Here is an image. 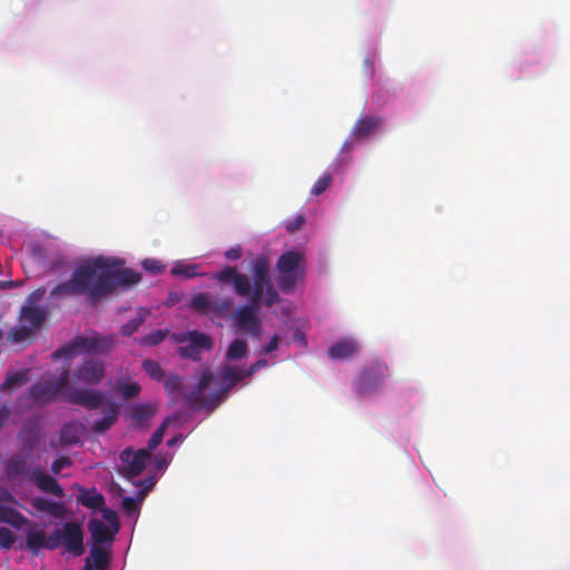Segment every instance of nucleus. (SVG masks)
I'll return each instance as SVG.
<instances>
[{"instance_id":"46","label":"nucleus","mask_w":570,"mask_h":570,"mask_svg":"<svg viewBox=\"0 0 570 570\" xmlns=\"http://www.w3.org/2000/svg\"><path fill=\"white\" fill-rule=\"evenodd\" d=\"M142 267L154 274H158L165 269V265L157 259H145L142 262Z\"/></svg>"},{"instance_id":"14","label":"nucleus","mask_w":570,"mask_h":570,"mask_svg":"<svg viewBox=\"0 0 570 570\" xmlns=\"http://www.w3.org/2000/svg\"><path fill=\"white\" fill-rule=\"evenodd\" d=\"M29 480L45 493L52 494L59 499L65 497V491L56 479L39 469L29 473Z\"/></svg>"},{"instance_id":"13","label":"nucleus","mask_w":570,"mask_h":570,"mask_svg":"<svg viewBox=\"0 0 570 570\" xmlns=\"http://www.w3.org/2000/svg\"><path fill=\"white\" fill-rule=\"evenodd\" d=\"M189 345L180 346L178 348V353L183 358H190L193 361H198L200 358V352H196V354H188V351H200L206 350L209 351L213 346L212 340L204 333L191 331L188 333Z\"/></svg>"},{"instance_id":"53","label":"nucleus","mask_w":570,"mask_h":570,"mask_svg":"<svg viewBox=\"0 0 570 570\" xmlns=\"http://www.w3.org/2000/svg\"><path fill=\"white\" fill-rule=\"evenodd\" d=\"M11 500H13L11 493L6 489L0 488V503L8 502Z\"/></svg>"},{"instance_id":"21","label":"nucleus","mask_w":570,"mask_h":570,"mask_svg":"<svg viewBox=\"0 0 570 570\" xmlns=\"http://www.w3.org/2000/svg\"><path fill=\"white\" fill-rule=\"evenodd\" d=\"M77 501L81 505L92 510L102 509L105 505V497L100 492H98L96 488H80Z\"/></svg>"},{"instance_id":"45","label":"nucleus","mask_w":570,"mask_h":570,"mask_svg":"<svg viewBox=\"0 0 570 570\" xmlns=\"http://www.w3.org/2000/svg\"><path fill=\"white\" fill-rule=\"evenodd\" d=\"M71 464L72 461L69 456H60L52 462L51 471L55 474H59L62 469L68 468Z\"/></svg>"},{"instance_id":"29","label":"nucleus","mask_w":570,"mask_h":570,"mask_svg":"<svg viewBox=\"0 0 570 570\" xmlns=\"http://www.w3.org/2000/svg\"><path fill=\"white\" fill-rule=\"evenodd\" d=\"M215 380L214 373L210 370H205L202 374V377L197 384V386L194 389V391L190 393V401L198 402L202 399V395L208 387V385Z\"/></svg>"},{"instance_id":"26","label":"nucleus","mask_w":570,"mask_h":570,"mask_svg":"<svg viewBox=\"0 0 570 570\" xmlns=\"http://www.w3.org/2000/svg\"><path fill=\"white\" fill-rule=\"evenodd\" d=\"M29 381V370L10 372L7 374L4 382L0 385V391H11L24 385Z\"/></svg>"},{"instance_id":"18","label":"nucleus","mask_w":570,"mask_h":570,"mask_svg":"<svg viewBox=\"0 0 570 570\" xmlns=\"http://www.w3.org/2000/svg\"><path fill=\"white\" fill-rule=\"evenodd\" d=\"M31 505L37 511L48 513L56 519H63L67 515V508L62 502H56L43 497L33 498Z\"/></svg>"},{"instance_id":"32","label":"nucleus","mask_w":570,"mask_h":570,"mask_svg":"<svg viewBox=\"0 0 570 570\" xmlns=\"http://www.w3.org/2000/svg\"><path fill=\"white\" fill-rule=\"evenodd\" d=\"M146 314H147V312L141 309L137 313V315L135 317H132L126 324H124L120 328L121 335L130 336L131 334H134L139 328V326L144 323Z\"/></svg>"},{"instance_id":"38","label":"nucleus","mask_w":570,"mask_h":570,"mask_svg":"<svg viewBox=\"0 0 570 570\" xmlns=\"http://www.w3.org/2000/svg\"><path fill=\"white\" fill-rule=\"evenodd\" d=\"M169 420L166 419L159 426L158 429L151 434L149 441H148V451L149 453L155 450L161 442H163V438H164V433L167 429V424H168Z\"/></svg>"},{"instance_id":"5","label":"nucleus","mask_w":570,"mask_h":570,"mask_svg":"<svg viewBox=\"0 0 570 570\" xmlns=\"http://www.w3.org/2000/svg\"><path fill=\"white\" fill-rule=\"evenodd\" d=\"M83 537V530L78 522H65L50 533L51 551L61 547L63 553L80 557L85 552Z\"/></svg>"},{"instance_id":"16","label":"nucleus","mask_w":570,"mask_h":570,"mask_svg":"<svg viewBox=\"0 0 570 570\" xmlns=\"http://www.w3.org/2000/svg\"><path fill=\"white\" fill-rule=\"evenodd\" d=\"M88 529L92 538V544H99L100 547L109 548L114 541L115 534L118 532L98 519L90 520Z\"/></svg>"},{"instance_id":"34","label":"nucleus","mask_w":570,"mask_h":570,"mask_svg":"<svg viewBox=\"0 0 570 570\" xmlns=\"http://www.w3.org/2000/svg\"><path fill=\"white\" fill-rule=\"evenodd\" d=\"M183 386V379L179 375H170L165 382L166 392L175 399L180 396Z\"/></svg>"},{"instance_id":"57","label":"nucleus","mask_w":570,"mask_h":570,"mask_svg":"<svg viewBox=\"0 0 570 570\" xmlns=\"http://www.w3.org/2000/svg\"><path fill=\"white\" fill-rule=\"evenodd\" d=\"M179 441V436L171 438L167 441L168 446H174Z\"/></svg>"},{"instance_id":"33","label":"nucleus","mask_w":570,"mask_h":570,"mask_svg":"<svg viewBox=\"0 0 570 570\" xmlns=\"http://www.w3.org/2000/svg\"><path fill=\"white\" fill-rule=\"evenodd\" d=\"M33 334V330L28 326H16L11 328L8 335V340L11 343L18 344L29 340Z\"/></svg>"},{"instance_id":"35","label":"nucleus","mask_w":570,"mask_h":570,"mask_svg":"<svg viewBox=\"0 0 570 570\" xmlns=\"http://www.w3.org/2000/svg\"><path fill=\"white\" fill-rule=\"evenodd\" d=\"M144 371L155 381L161 382L165 377V373L160 365L153 360H145L142 362Z\"/></svg>"},{"instance_id":"56","label":"nucleus","mask_w":570,"mask_h":570,"mask_svg":"<svg viewBox=\"0 0 570 570\" xmlns=\"http://www.w3.org/2000/svg\"><path fill=\"white\" fill-rule=\"evenodd\" d=\"M167 465V461L165 459H157L156 466L163 469Z\"/></svg>"},{"instance_id":"42","label":"nucleus","mask_w":570,"mask_h":570,"mask_svg":"<svg viewBox=\"0 0 570 570\" xmlns=\"http://www.w3.org/2000/svg\"><path fill=\"white\" fill-rule=\"evenodd\" d=\"M16 541V537L8 528H0V547L8 550Z\"/></svg>"},{"instance_id":"48","label":"nucleus","mask_w":570,"mask_h":570,"mask_svg":"<svg viewBox=\"0 0 570 570\" xmlns=\"http://www.w3.org/2000/svg\"><path fill=\"white\" fill-rule=\"evenodd\" d=\"M121 505L127 514H132L138 510V504L132 497H125L121 501Z\"/></svg>"},{"instance_id":"44","label":"nucleus","mask_w":570,"mask_h":570,"mask_svg":"<svg viewBox=\"0 0 570 570\" xmlns=\"http://www.w3.org/2000/svg\"><path fill=\"white\" fill-rule=\"evenodd\" d=\"M102 512V518L106 520L115 531H119V520L118 515L114 510L110 509H100Z\"/></svg>"},{"instance_id":"20","label":"nucleus","mask_w":570,"mask_h":570,"mask_svg":"<svg viewBox=\"0 0 570 570\" xmlns=\"http://www.w3.org/2000/svg\"><path fill=\"white\" fill-rule=\"evenodd\" d=\"M382 124V118L377 116H364L353 128V136L357 139H364L373 134Z\"/></svg>"},{"instance_id":"8","label":"nucleus","mask_w":570,"mask_h":570,"mask_svg":"<svg viewBox=\"0 0 570 570\" xmlns=\"http://www.w3.org/2000/svg\"><path fill=\"white\" fill-rule=\"evenodd\" d=\"M189 307L204 315L223 316L232 309L233 301L227 297L212 299L208 293H197L193 295Z\"/></svg>"},{"instance_id":"22","label":"nucleus","mask_w":570,"mask_h":570,"mask_svg":"<svg viewBox=\"0 0 570 570\" xmlns=\"http://www.w3.org/2000/svg\"><path fill=\"white\" fill-rule=\"evenodd\" d=\"M0 522L8 523L18 530L29 523L23 514L3 503H0Z\"/></svg>"},{"instance_id":"19","label":"nucleus","mask_w":570,"mask_h":570,"mask_svg":"<svg viewBox=\"0 0 570 570\" xmlns=\"http://www.w3.org/2000/svg\"><path fill=\"white\" fill-rule=\"evenodd\" d=\"M358 351V346L354 340L343 338L331 345L328 355L332 360H345L352 357Z\"/></svg>"},{"instance_id":"23","label":"nucleus","mask_w":570,"mask_h":570,"mask_svg":"<svg viewBox=\"0 0 570 570\" xmlns=\"http://www.w3.org/2000/svg\"><path fill=\"white\" fill-rule=\"evenodd\" d=\"M119 414L118 406L114 403L107 405L104 409V416L92 424V431L96 433H104L111 428L117 421Z\"/></svg>"},{"instance_id":"59","label":"nucleus","mask_w":570,"mask_h":570,"mask_svg":"<svg viewBox=\"0 0 570 570\" xmlns=\"http://www.w3.org/2000/svg\"><path fill=\"white\" fill-rule=\"evenodd\" d=\"M196 352H199L198 350L196 351H188V354H196Z\"/></svg>"},{"instance_id":"36","label":"nucleus","mask_w":570,"mask_h":570,"mask_svg":"<svg viewBox=\"0 0 570 570\" xmlns=\"http://www.w3.org/2000/svg\"><path fill=\"white\" fill-rule=\"evenodd\" d=\"M60 442L63 445H71L79 442L76 428L72 424H65L60 432Z\"/></svg>"},{"instance_id":"40","label":"nucleus","mask_w":570,"mask_h":570,"mask_svg":"<svg viewBox=\"0 0 570 570\" xmlns=\"http://www.w3.org/2000/svg\"><path fill=\"white\" fill-rule=\"evenodd\" d=\"M332 181V176L331 174H324L323 176H321L314 184L311 193L312 195L314 196H320L321 194H323L327 187L330 186Z\"/></svg>"},{"instance_id":"60","label":"nucleus","mask_w":570,"mask_h":570,"mask_svg":"<svg viewBox=\"0 0 570 570\" xmlns=\"http://www.w3.org/2000/svg\"><path fill=\"white\" fill-rule=\"evenodd\" d=\"M2 337H3V333H2V331L0 330V341L2 340Z\"/></svg>"},{"instance_id":"7","label":"nucleus","mask_w":570,"mask_h":570,"mask_svg":"<svg viewBox=\"0 0 570 570\" xmlns=\"http://www.w3.org/2000/svg\"><path fill=\"white\" fill-rule=\"evenodd\" d=\"M259 306L247 303L237 307L232 316L234 326L243 334L259 337L262 322L258 317Z\"/></svg>"},{"instance_id":"12","label":"nucleus","mask_w":570,"mask_h":570,"mask_svg":"<svg viewBox=\"0 0 570 570\" xmlns=\"http://www.w3.org/2000/svg\"><path fill=\"white\" fill-rule=\"evenodd\" d=\"M105 375V364L92 357L85 358L76 372L78 381L87 385L98 384Z\"/></svg>"},{"instance_id":"3","label":"nucleus","mask_w":570,"mask_h":570,"mask_svg":"<svg viewBox=\"0 0 570 570\" xmlns=\"http://www.w3.org/2000/svg\"><path fill=\"white\" fill-rule=\"evenodd\" d=\"M69 380L68 368H65L59 376L46 375L31 385L30 396L42 404L52 403L61 397L67 401V393L70 391Z\"/></svg>"},{"instance_id":"27","label":"nucleus","mask_w":570,"mask_h":570,"mask_svg":"<svg viewBox=\"0 0 570 570\" xmlns=\"http://www.w3.org/2000/svg\"><path fill=\"white\" fill-rule=\"evenodd\" d=\"M21 317L31 325V328H37L45 322L46 312L40 307L23 306L21 308Z\"/></svg>"},{"instance_id":"37","label":"nucleus","mask_w":570,"mask_h":570,"mask_svg":"<svg viewBox=\"0 0 570 570\" xmlns=\"http://www.w3.org/2000/svg\"><path fill=\"white\" fill-rule=\"evenodd\" d=\"M24 466L26 462L23 461V459L18 456L11 458L7 463L6 473L10 478L19 475L23 473Z\"/></svg>"},{"instance_id":"52","label":"nucleus","mask_w":570,"mask_h":570,"mask_svg":"<svg viewBox=\"0 0 570 570\" xmlns=\"http://www.w3.org/2000/svg\"><path fill=\"white\" fill-rule=\"evenodd\" d=\"M225 255H226V257H227L228 259H233V261H235V259L240 258V256H242V252H240V249H238V248H236V249L230 248L229 250H227V252H226V254H225Z\"/></svg>"},{"instance_id":"25","label":"nucleus","mask_w":570,"mask_h":570,"mask_svg":"<svg viewBox=\"0 0 570 570\" xmlns=\"http://www.w3.org/2000/svg\"><path fill=\"white\" fill-rule=\"evenodd\" d=\"M222 380L225 384L222 393H226L233 386H235L239 381L246 377L244 370H239L234 366L226 365L222 368L220 372Z\"/></svg>"},{"instance_id":"15","label":"nucleus","mask_w":570,"mask_h":570,"mask_svg":"<svg viewBox=\"0 0 570 570\" xmlns=\"http://www.w3.org/2000/svg\"><path fill=\"white\" fill-rule=\"evenodd\" d=\"M110 563V548L92 544L89 557L86 558L82 570H108Z\"/></svg>"},{"instance_id":"51","label":"nucleus","mask_w":570,"mask_h":570,"mask_svg":"<svg viewBox=\"0 0 570 570\" xmlns=\"http://www.w3.org/2000/svg\"><path fill=\"white\" fill-rule=\"evenodd\" d=\"M278 347V336L274 335L269 342L264 346L263 351L265 354L276 351Z\"/></svg>"},{"instance_id":"41","label":"nucleus","mask_w":570,"mask_h":570,"mask_svg":"<svg viewBox=\"0 0 570 570\" xmlns=\"http://www.w3.org/2000/svg\"><path fill=\"white\" fill-rule=\"evenodd\" d=\"M165 337L166 332L158 330L142 337L141 343L144 345L155 346L161 343L165 340Z\"/></svg>"},{"instance_id":"49","label":"nucleus","mask_w":570,"mask_h":570,"mask_svg":"<svg viewBox=\"0 0 570 570\" xmlns=\"http://www.w3.org/2000/svg\"><path fill=\"white\" fill-rule=\"evenodd\" d=\"M266 365H267V361L264 358H261V360L256 361L255 363H253L252 365H249V367L244 371L245 375L250 376L254 373H256L258 370L265 367Z\"/></svg>"},{"instance_id":"6","label":"nucleus","mask_w":570,"mask_h":570,"mask_svg":"<svg viewBox=\"0 0 570 570\" xmlns=\"http://www.w3.org/2000/svg\"><path fill=\"white\" fill-rule=\"evenodd\" d=\"M116 340L114 336H76L70 343L52 353V358H71L76 353H106L112 348Z\"/></svg>"},{"instance_id":"30","label":"nucleus","mask_w":570,"mask_h":570,"mask_svg":"<svg viewBox=\"0 0 570 570\" xmlns=\"http://www.w3.org/2000/svg\"><path fill=\"white\" fill-rule=\"evenodd\" d=\"M170 273L174 276H179L188 279L200 275L198 273V265L185 263H177L175 266L171 267Z\"/></svg>"},{"instance_id":"39","label":"nucleus","mask_w":570,"mask_h":570,"mask_svg":"<svg viewBox=\"0 0 570 570\" xmlns=\"http://www.w3.org/2000/svg\"><path fill=\"white\" fill-rule=\"evenodd\" d=\"M118 392L124 399H132L140 392V385L137 382L120 383L118 384Z\"/></svg>"},{"instance_id":"2","label":"nucleus","mask_w":570,"mask_h":570,"mask_svg":"<svg viewBox=\"0 0 570 570\" xmlns=\"http://www.w3.org/2000/svg\"><path fill=\"white\" fill-rule=\"evenodd\" d=\"M212 278L222 283V284H232L235 293L240 297H248V303L257 305H264L266 307H272L276 303L279 302V296L276 289L273 286V283L269 282L265 284V282H254L253 292L250 289V282L246 274L237 272L234 266H226L220 272L214 273Z\"/></svg>"},{"instance_id":"58","label":"nucleus","mask_w":570,"mask_h":570,"mask_svg":"<svg viewBox=\"0 0 570 570\" xmlns=\"http://www.w3.org/2000/svg\"><path fill=\"white\" fill-rule=\"evenodd\" d=\"M146 481H147L148 487H151L154 484V481L151 479H148Z\"/></svg>"},{"instance_id":"4","label":"nucleus","mask_w":570,"mask_h":570,"mask_svg":"<svg viewBox=\"0 0 570 570\" xmlns=\"http://www.w3.org/2000/svg\"><path fill=\"white\" fill-rule=\"evenodd\" d=\"M279 273L278 287L284 293H292L298 281L304 277V255L297 250L283 253L276 263Z\"/></svg>"},{"instance_id":"17","label":"nucleus","mask_w":570,"mask_h":570,"mask_svg":"<svg viewBox=\"0 0 570 570\" xmlns=\"http://www.w3.org/2000/svg\"><path fill=\"white\" fill-rule=\"evenodd\" d=\"M26 549L33 556L39 554L41 549L51 551L50 534L47 537L43 530L30 525L26 532Z\"/></svg>"},{"instance_id":"1","label":"nucleus","mask_w":570,"mask_h":570,"mask_svg":"<svg viewBox=\"0 0 570 570\" xmlns=\"http://www.w3.org/2000/svg\"><path fill=\"white\" fill-rule=\"evenodd\" d=\"M125 261L117 257L97 256L78 264L71 277L56 285L51 298L85 295L88 303L96 304L102 298L138 284L141 275L125 268Z\"/></svg>"},{"instance_id":"50","label":"nucleus","mask_w":570,"mask_h":570,"mask_svg":"<svg viewBox=\"0 0 570 570\" xmlns=\"http://www.w3.org/2000/svg\"><path fill=\"white\" fill-rule=\"evenodd\" d=\"M45 294H46V288H45V287H39V288H37L36 291H33V292L29 295V297H28V302H29L30 304H33V303H36V302H38V301H40V299L43 297V295H45Z\"/></svg>"},{"instance_id":"47","label":"nucleus","mask_w":570,"mask_h":570,"mask_svg":"<svg viewBox=\"0 0 570 570\" xmlns=\"http://www.w3.org/2000/svg\"><path fill=\"white\" fill-rule=\"evenodd\" d=\"M305 224V217L303 215H296L293 219L286 222V229L289 233H295L301 229Z\"/></svg>"},{"instance_id":"31","label":"nucleus","mask_w":570,"mask_h":570,"mask_svg":"<svg viewBox=\"0 0 570 570\" xmlns=\"http://www.w3.org/2000/svg\"><path fill=\"white\" fill-rule=\"evenodd\" d=\"M156 407L151 404H136L131 409V417L138 422L147 421L154 416Z\"/></svg>"},{"instance_id":"9","label":"nucleus","mask_w":570,"mask_h":570,"mask_svg":"<svg viewBox=\"0 0 570 570\" xmlns=\"http://www.w3.org/2000/svg\"><path fill=\"white\" fill-rule=\"evenodd\" d=\"M387 376V365L381 362H375L366 366L358 374V377L355 382L356 391L360 394H370L374 392Z\"/></svg>"},{"instance_id":"10","label":"nucleus","mask_w":570,"mask_h":570,"mask_svg":"<svg viewBox=\"0 0 570 570\" xmlns=\"http://www.w3.org/2000/svg\"><path fill=\"white\" fill-rule=\"evenodd\" d=\"M150 460V453L146 449L134 451L127 448L120 453V461L122 463L121 472L127 476L139 475L146 468Z\"/></svg>"},{"instance_id":"28","label":"nucleus","mask_w":570,"mask_h":570,"mask_svg":"<svg viewBox=\"0 0 570 570\" xmlns=\"http://www.w3.org/2000/svg\"><path fill=\"white\" fill-rule=\"evenodd\" d=\"M248 351L247 342L243 338H235L230 342L227 352V361H238L246 356Z\"/></svg>"},{"instance_id":"55","label":"nucleus","mask_w":570,"mask_h":570,"mask_svg":"<svg viewBox=\"0 0 570 570\" xmlns=\"http://www.w3.org/2000/svg\"><path fill=\"white\" fill-rule=\"evenodd\" d=\"M352 149V142L351 141H345L342 146V153H348L351 151Z\"/></svg>"},{"instance_id":"11","label":"nucleus","mask_w":570,"mask_h":570,"mask_svg":"<svg viewBox=\"0 0 570 570\" xmlns=\"http://www.w3.org/2000/svg\"><path fill=\"white\" fill-rule=\"evenodd\" d=\"M67 401L73 405H80L89 411L100 409L105 403V395L92 390L71 389L67 393Z\"/></svg>"},{"instance_id":"24","label":"nucleus","mask_w":570,"mask_h":570,"mask_svg":"<svg viewBox=\"0 0 570 570\" xmlns=\"http://www.w3.org/2000/svg\"><path fill=\"white\" fill-rule=\"evenodd\" d=\"M253 281L265 282L268 284L272 282L269 275V262L264 255H259L252 261L250 264Z\"/></svg>"},{"instance_id":"43","label":"nucleus","mask_w":570,"mask_h":570,"mask_svg":"<svg viewBox=\"0 0 570 570\" xmlns=\"http://www.w3.org/2000/svg\"><path fill=\"white\" fill-rule=\"evenodd\" d=\"M68 267H69V262L62 255H58V256L52 257L50 263H49V271L50 272H58L60 269H66Z\"/></svg>"},{"instance_id":"54","label":"nucleus","mask_w":570,"mask_h":570,"mask_svg":"<svg viewBox=\"0 0 570 570\" xmlns=\"http://www.w3.org/2000/svg\"><path fill=\"white\" fill-rule=\"evenodd\" d=\"M364 65H365V68H366L367 72L370 73V76H373V73H374V65H373V62L370 59H366L364 61Z\"/></svg>"}]
</instances>
